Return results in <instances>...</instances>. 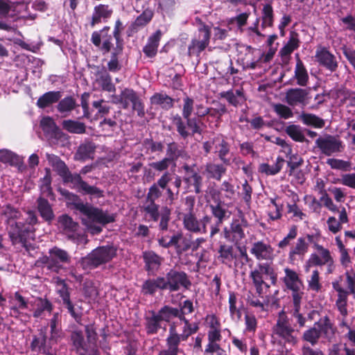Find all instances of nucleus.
I'll return each instance as SVG.
<instances>
[{"label": "nucleus", "instance_id": "35", "mask_svg": "<svg viewBox=\"0 0 355 355\" xmlns=\"http://www.w3.org/2000/svg\"><path fill=\"white\" fill-rule=\"evenodd\" d=\"M154 16L153 11L150 8L145 9L141 15H139L132 24L135 28H142L146 26L153 19Z\"/></svg>", "mask_w": 355, "mask_h": 355}, {"label": "nucleus", "instance_id": "29", "mask_svg": "<svg viewBox=\"0 0 355 355\" xmlns=\"http://www.w3.org/2000/svg\"><path fill=\"white\" fill-rule=\"evenodd\" d=\"M219 258L225 264L230 265L232 261L236 259V255L234 252L232 246L227 245H221L218 250Z\"/></svg>", "mask_w": 355, "mask_h": 355}, {"label": "nucleus", "instance_id": "48", "mask_svg": "<svg viewBox=\"0 0 355 355\" xmlns=\"http://www.w3.org/2000/svg\"><path fill=\"white\" fill-rule=\"evenodd\" d=\"M94 151V146L91 144L80 145L75 154L76 160H85L90 157L91 154Z\"/></svg>", "mask_w": 355, "mask_h": 355}, {"label": "nucleus", "instance_id": "40", "mask_svg": "<svg viewBox=\"0 0 355 355\" xmlns=\"http://www.w3.org/2000/svg\"><path fill=\"white\" fill-rule=\"evenodd\" d=\"M151 103L159 105L164 109H169L173 106V99L164 94H155L150 98Z\"/></svg>", "mask_w": 355, "mask_h": 355}, {"label": "nucleus", "instance_id": "61", "mask_svg": "<svg viewBox=\"0 0 355 355\" xmlns=\"http://www.w3.org/2000/svg\"><path fill=\"white\" fill-rule=\"evenodd\" d=\"M268 207V216L271 220H275L281 218L282 208L275 202L274 199H270V204Z\"/></svg>", "mask_w": 355, "mask_h": 355}, {"label": "nucleus", "instance_id": "30", "mask_svg": "<svg viewBox=\"0 0 355 355\" xmlns=\"http://www.w3.org/2000/svg\"><path fill=\"white\" fill-rule=\"evenodd\" d=\"M212 144L214 145L216 152L218 153V156L220 159L224 163L227 164L228 160L225 158L229 152L227 143L222 138V137H217L214 139Z\"/></svg>", "mask_w": 355, "mask_h": 355}, {"label": "nucleus", "instance_id": "37", "mask_svg": "<svg viewBox=\"0 0 355 355\" xmlns=\"http://www.w3.org/2000/svg\"><path fill=\"white\" fill-rule=\"evenodd\" d=\"M184 168L187 171L185 181L189 184L194 186L196 193H200L202 184V177L198 173L193 172L192 171H190L188 166H185Z\"/></svg>", "mask_w": 355, "mask_h": 355}, {"label": "nucleus", "instance_id": "10", "mask_svg": "<svg viewBox=\"0 0 355 355\" xmlns=\"http://www.w3.org/2000/svg\"><path fill=\"white\" fill-rule=\"evenodd\" d=\"M116 255V249L112 246H102L94 250L84 259L93 266H98L110 261Z\"/></svg>", "mask_w": 355, "mask_h": 355}, {"label": "nucleus", "instance_id": "47", "mask_svg": "<svg viewBox=\"0 0 355 355\" xmlns=\"http://www.w3.org/2000/svg\"><path fill=\"white\" fill-rule=\"evenodd\" d=\"M38 210L45 220H51L53 217V211L49 202L43 198L38 200Z\"/></svg>", "mask_w": 355, "mask_h": 355}, {"label": "nucleus", "instance_id": "43", "mask_svg": "<svg viewBox=\"0 0 355 355\" xmlns=\"http://www.w3.org/2000/svg\"><path fill=\"white\" fill-rule=\"evenodd\" d=\"M169 333L170 335L166 340L168 347L173 348L179 352L178 345L182 340V337L180 334L177 333L175 322L171 326Z\"/></svg>", "mask_w": 355, "mask_h": 355}, {"label": "nucleus", "instance_id": "62", "mask_svg": "<svg viewBox=\"0 0 355 355\" xmlns=\"http://www.w3.org/2000/svg\"><path fill=\"white\" fill-rule=\"evenodd\" d=\"M46 174L44 177L40 180V188L43 193H51V170L49 168H45Z\"/></svg>", "mask_w": 355, "mask_h": 355}, {"label": "nucleus", "instance_id": "15", "mask_svg": "<svg viewBox=\"0 0 355 355\" xmlns=\"http://www.w3.org/2000/svg\"><path fill=\"white\" fill-rule=\"evenodd\" d=\"M342 277L339 279L335 280L332 282L333 288L337 292V300L336 301V306L343 316L346 317L348 314L347 306L349 292L345 289L341 285Z\"/></svg>", "mask_w": 355, "mask_h": 355}, {"label": "nucleus", "instance_id": "52", "mask_svg": "<svg viewBox=\"0 0 355 355\" xmlns=\"http://www.w3.org/2000/svg\"><path fill=\"white\" fill-rule=\"evenodd\" d=\"M40 125L43 131L48 135H53L57 130L55 122L49 116L43 117L40 121Z\"/></svg>", "mask_w": 355, "mask_h": 355}, {"label": "nucleus", "instance_id": "18", "mask_svg": "<svg viewBox=\"0 0 355 355\" xmlns=\"http://www.w3.org/2000/svg\"><path fill=\"white\" fill-rule=\"evenodd\" d=\"M293 329L290 327L285 320L284 313L280 314L277 325L275 328V332L290 343H295V338L293 336Z\"/></svg>", "mask_w": 355, "mask_h": 355}, {"label": "nucleus", "instance_id": "63", "mask_svg": "<svg viewBox=\"0 0 355 355\" xmlns=\"http://www.w3.org/2000/svg\"><path fill=\"white\" fill-rule=\"evenodd\" d=\"M231 232L233 233L232 241H239L245 236L243 230L239 220L234 221L231 225Z\"/></svg>", "mask_w": 355, "mask_h": 355}, {"label": "nucleus", "instance_id": "1", "mask_svg": "<svg viewBox=\"0 0 355 355\" xmlns=\"http://www.w3.org/2000/svg\"><path fill=\"white\" fill-rule=\"evenodd\" d=\"M76 208L82 214V223L92 234H99L102 231L101 225L112 223L115 220L114 214L89 204L78 203Z\"/></svg>", "mask_w": 355, "mask_h": 355}, {"label": "nucleus", "instance_id": "20", "mask_svg": "<svg viewBox=\"0 0 355 355\" xmlns=\"http://www.w3.org/2000/svg\"><path fill=\"white\" fill-rule=\"evenodd\" d=\"M112 12L113 10L109 5L99 4L96 6L92 16L91 26H94L102 21H105L111 17Z\"/></svg>", "mask_w": 355, "mask_h": 355}, {"label": "nucleus", "instance_id": "50", "mask_svg": "<svg viewBox=\"0 0 355 355\" xmlns=\"http://www.w3.org/2000/svg\"><path fill=\"white\" fill-rule=\"evenodd\" d=\"M308 288L314 292H319L322 288L320 282V275L318 270H314L308 279Z\"/></svg>", "mask_w": 355, "mask_h": 355}, {"label": "nucleus", "instance_id": "5", "mask_svg": "<svg viewBox=\"0 0 355 355\" xmlns=\"http://www.w3.org/2000/svg\"><path fill=\"white\" fill-rule=\"evenodd\" d=\"M124 27L121 21L118 19L115 22L113 31L109 26H105L100 31H94L92 35V42L94 44H112L113 40H115L116 44H121V34Z\"/></svg>", "mask_w": 355, "mask_h": 355}, {"label": "nucleus", "instance_id": "58", "mask_svg": "<svg viewBox=\"0 0 355 355\" xmlns=\"http://www.w3.org/2000/svg\"><path fill=\"white\" fill-rule=\"evenodd\" d=\"M156 315L159 318L161 321H168L171 315L178 317V315H179V310L168 306H164Z\"/></svg>", "mask_w": 355, "mask_h": 355}, {"label": "nucleus", "instance_id": "53", "mask_svg": "<svg viewBox=\"0 0 355 355\" xmlns=\"http://www.w3.org/2000/svg\"><path fill=\"white\" fill-rule=\"evenodd\" d=\"M17 155H16L12 152L6 149L0 150V162L9 164L10 165H14L17 164Z\"/></svg>", "mask_w": 355, "mask_h": 355}, {"label": "nucleus", "instance_id": "46", "mask_svg": "<svg viewBox=\"0 0 355 355\" xmlns=\"http://www.w3.org/2000/svg\"><path fill=\"white\" fill-rule=\"evenodd\" d=\"M225 168L219 164H209L206 166V171L208 173V177L218 180H220L222 175L225 173Z\"/></svg>", "mask_w": 355, "mask_h": 355}, {"label": "nucleus", "instance_id": "17", "mask_svg": "<svg viewBox=\"0 0 355 355\" xmlns=\"http://www.w3.org/2000/svg\"><path fill=\"white\" fill-rule=\"evenodd\" d=\"M286 102L291 106H305L309 103V93L306 90L295 88L290 89L286 93Z\"/></svg>", "mask_w": 355, "mask_h": 355}, {"label": "nucleus", "instance_id": "33", "mask_svg": "<svg viewBox=\"0 0 355 355\" xmlns=\"http://www.w3.org/2000/svg\"><path fill=\"white\" fill-rule=\"evenodd\" d=\"M75 180L77 182L79 190L85 194H89L97 197L102 196L101 191L98 188L90 186L87 182L82 180L79 175H76Z\"/></svg>", "mask_w": 355, "mask_h": 355}, {"label": "nucleus", "instance_id": "12", "mask_svg": "<svg viewBox=\"0 0 355 355\" xmlns=\"http://www.w3.org/2000/svg\"><path fill=\"white\" fill-rule=\"evenodd\" d=\"M3 214L8 218V223L11 228L9 231L10 236L12 238H22L25 231L22 227V223L21 222H14V220L19 218L20 212L11 206L8 205L5 207Z\"/></svg>", "mask_w": 355, "mask_h": 355}, {"label": "nucleus", "instance_id": "24", "mask_svg": "<svg viewBox=\"0 0 355 355\" xmlns=\"http://www.w3.org/2000/svg\"><path fill=\"white\" fill-rule=\"evenodd\" d=\"M46 157L48 160L49 164L58 172L61 176H66L68 173V169L63 161L59 157L53 154H46Z\"/></svg>", "mask_w": 355, "mask_h": 355}, {"label": "nucleus", "instance_id": "39", "mask_svg": "<svg viewBox=\"0 0 355 355\" xmlns=\"http://www.w3.org/2000/svg\"><path fill=\"white\" fill-rule=\"evenodd\" d=\"M300 119L305 125H312L317 128H321L324 125V120L313 114L302 113L300 116Z\"/></svg>", "mask_w": 355, "mask_h": 355}, {"label": "nucleus", "instance_id": "64", "mask_svg": "<svg viewBox=\"0 0 355 355\" xmlns=\"http://www.w3.org/2000/svg\"><path fill=\"white\" fill-rule=\"evenodd\" d=\"M346 277V284H347V291L349 292V294H352L354 297H355V275L349 273L347 271L345 273Z\"/></svg>", "mask_w": 355, "mask_h": 355}, {"label": "nucleus", "instance_id": "32", "mask_svg": "<svg viewBox=\"0 0 355 355\" xmlns=\"http://www.w3.org/2000/svg\"><path fill=\"white\" fill-rule=\"evenodd\" d=\"M144 258L150 271L157 270L162 263V258L153 252H144Z\"/></svg>", "mask_w": 355, "mask_h": 355}, {"label": "nucleus", "instance_id": "11", "mask_svg": "<svg viewBox=\"0 0 355 355\" xmlns=\"http://www.w3.org/2000/svg\"><path fill=\"white\" fill-rule=\"evenodd\" d=\"M165 282L166 289H168L170 291H177L180 289V286L189 288L191 286V282L185 272L174 270H171L166 274Z\"/></svg>", "mask_w": 355, "mask_h": 355}, {"label": "nucleus", "instance_id": "2", "mask_svg": "<svg viewBox=\"0 0 355 355\" xmlns=\"http://www.w3.org/2000/svg\"><path fill=\"white\" fill-rule=\"evenodd\" d=\"M250 277L259 296L265 294L270 287L265 280L268 277L272 285L277 282V274L274 268L268 263H259L250 272Z\"/></svg>", "mask_w": 355, "mask_h": 355}, {"label": "nucleus", "instance_id": "4", "mask_svg": "<svg viewBox=\"0 0 355 355\" xmlns=\"http://www.w3.org/2000/svg\"><path fill=\"white\" fill-rule=\"evenodd\" d=\"M49 256H43L37 259L35 266L40 267L46 266L50 270L58 272L62 264L70 261V257L67 251L58 247L49 250Z\"/></svg>", "mask_w": 355, "mask_h": 355}, {"label": "nucleus", "instance_id": "26", "mask_svg": "<svg viewBox=\"0 0 355 355\" xmlns=\"http://www.w3.org/2000/svg\"><path fill=\"white\" fill-rule=\"evenodd\" d=\"M71 340L76 352L80 355H86L89 347L84 340L83 334L80 331H74L71 334Z\"/></svg>", "mask_w": 355, "mask_h": 355}, {"label": "nucleus", "instance_id": "49", "mask_svg": "<svg viewBox=\"0 0 355 355\" xmlns=\"http://www.w3.org/2000/svg\"><path fill=\"white\" fill-rule=\"evenodd\" d=\"M320 336V330L315 327V324H314L312 328H310L304 333L303 338L312 345H315L318 343Z\"/></svg>", "mask_w": 355, "mask_h": 355}, {"label": "nucleus", "instance_id": "9", "mask_svg": "<svg viewBox=\"0 0 355 355\" xmlns=\"http://www.w3.org/2000/svg\"><path fill=\"white\" fill-rule=\"evenodd\" d=\"M315 143L322 153L327 156L340 153L344 148L343 142L338 137L329 135L318 138Z\"/></svg>", "mask_w": 355, "mask_h": 355}, {"label": "nucleus", "instance_id": "16", "mask_svg": "<svg viewBox=\"0 0 355 355\" xmlns=\"http://www.w3.org/2000/svg\"><path fill=\"white\" fill-rule=\"evenodd\" d=\"M250 253L259 261H272L275 258L273 248L263 241L254 242L250 248Z\"/></svg>", "mask_w": 355, "mask_h": 355}, {"label": "nucleus", "instance_id": "21", "mask_svg": "<svg viewBox=\"0 0 355 355\" xmlns=\"http://www.w3.org/2000/svg\"><path fill=\"white\" fill-rule=\"evenodd\" d=\"M317 60L331 71L337 67V62L334 56L324 49L318 51L315 55Z\"/></svg>", "mask_w": 355, "mask_h": 355}, {"label": "nucleus", "instance_id": "44", "mask_svg": "<svg viewBox=\"0 0 355 355\" xmlns=\"http://www.w3.org/2000/svg\"><path fill=\"white\" fill-rule=\"evenodd\" d=\"M220 96L225 98L230 104L234 106H236L244 100L242 92L239 89L235 93L232 90L221 92Z\"/></svg>", "mask_w": 355, "mask_h": 355}, {"label": "nucleus", "instance_id": "34", "mask_svg": "<svg viewBox=\"0 0 355 355\" xmlns=\"http://www.w3.org/2000/svg\"><path fill=\"white\" fill-rule=\"evenodd\" d=\"M76 105L75 99L71 96L65 97L62 99L58 104L57 109L58 112L67 116Z\"/></svg>", "mask_w": 355, "mask_h": 355}, {"label": "nucleus", "instance_id": "8", "mask_svg": "<svg viewBox=\"0 0 355 355\" xmlns=\"http://www.w3.org/2000/svg\"><path fill=\"white\" fill-rule=\"evenodd\" d=\"M211 220V218L209 216H205L198 220L192 211L184 214L182 216L184 227L193 233H206L207 226Z\"/></svg>", "mask_w": 355, "mask_h": 355}, {"label": "nucleus", "instance_id": "22", "mask_svg": "<svg viewBox=\"0 0 355 355\" xmlns=\"http://www.w3.org/2000/svg\"><path fill=\"white\" fill-rule=\"evenodd\" d=\"M157 289H166L164 277H157L153 279L146 280L142 286V291L145 294H153Z\"/></svg>", "mask_w": 355, "mask_h": 355}, {"label": "nucleus", "instance_id": "23", "mask_svg": "<svg viewBox=\"0 0 355 355\" xmlns=\"http://www.w3.org/2000/svg\"><path fill=\"white\" fill-rule=\"evenodd\" d=\"M315 324V327H317V328L320 330V335H322L324 338L329 340H330L334 336L335 330L328 317L325 316L321 318Z\"/></svg>", "mask_w": 355, "mask_h": 355}, {"label": "nucleus", "instance_id": "57", "mask_svg": "<svg viewBox=\"0 0 355 355\" xmlns=\"http://www.w3.org/2000/svg\"><path fill=\"white\" fill-rule=\"evenodd\" d=\"M274 111L281 118L284 119H289L293 116V114L291 108L283 104H275L273 105Z\"/></svg>", "mask_w": 355, "mask_h": 355}, {"label": "nucleus", "instance_id": "31", "mask_svg": "<svg viewBox=\"0 0 355 355\" xmlns=\"http://www.w3.org/2000/svg\"><path fill=\"white\" fill-rule=\"evenodd\" d=\"M210 35V27L202 22L201 27L198 28V36L192 41V44H208Z\"/></svg>", "mask_w": 355, "mask_h": 355}, {"label": "nucleus", "instance_id": "42", "mask_svg": "<svg viewBox=\"0 0 355 355\" xmlns=\"http://www.w3.org/2000/svg\"><path fill=\"white\" fill-rule=\"evenodd\" d=\"M295 76L297 79V83L298 85L301 86H304L306 85L309 76L307 71L300 60L297 61L295 69Z\"/></svg>", "mask_w": 355, "mask_h": 355}, {"label": "nucleus", "instance_id": "41", "mask_svg": "<svg viewBox=\"0 0 355 355\" xmlns=\"http://www.w3.org/2000/svg\"><path fill=\"white\" fill-rule=\"evenodd\" d=\"M179 320L180 321L179 322H177V324L182 326V333L180 334L182 340H185L190 335L194 334L197 331L198 327L196 325L191 324L183 315H180Z\"/></svg>", "mask_w": 355, "mask_h": 355}, {"label": "nucleus", "instance_id": "60", "mask_svg": "<svg viewBox=\"0 0 355 355\" xmlns=\"http://www.w3.org/2000/svg\"><path fill=\"white\" fill-rule=\"evenodd\" d=\"M121 51L122 49L121 48V46H117L115 52L112 53L111 60L109 61L107 64L108 69L110 71L115 72L121 69V66L118 62L116 57L117 55L121 53Z\"/></svg>", "mask_w": 355, "mask_h": 355}, {"label": "nucleus", "instance_id": "13", "mask_svg": "<svg viewBox=\"0 0 355 355\" xmlns=\"http://www.w3.org/2000/svg\"><path fill=\"white\" fill-rule=\"evenodd\" d=\"M59 222L63 228L64 234L71 239L79 243L83 241L85 243L87 242L84 235L78 233V224L74 222L71 218L67 215L60 217Z\"/></svg>", "mask_w": 355, "mask_h": 355}, {"label": "nucleus", "instance_id": "56", "mask_svg": "<svg viewBox=\"0 0 355 355\" xmlns=\"http://www.w3.org/2000/svg\"><path fill=\"white\" fill-rule=\"evenodd\" d=\"M237 298L234 293H230L229 295V306L230 313L232 318H236L238 320L241 318V313L236 307Z\"/></svg>", "mask_w": 355, "mask_h": 355}, {"label": "nucleus", "instance_id": "51", "mask_svg": "<svg viewBox=\"0 0 355 355\" xmlns=\"http://www.w3.org/2000/svg\"><path fill=\"white\" fill-rule=\"evenodd\" d=\"M286 132L295 141L302 142L304 140V136L301 130V128L296 125H290L286 128Z\"/></svg>", "mask_w": 355, "mask_h": 355}, {"label": "nucleus", "instance_id": "59", "mask_svg": "<svg viewBox=\"0 0 355 355\" xmlns=\"http://www.w3.org/2000/svg\"><path fill=\"white\" fill-rule=\"evenodd\" d=\"M97 81L99 83L103 89L107 92H114L115 87L112 83L111 78L109 74L105 73L101 75Z\"/></svg>", "mask_w": 355, "mask_h": 355}, {"label": "nucleus", "instance_id": "45", "mask_svg": "<svg viewBox=\"0 0 355 355\" xmlns=\"http://www.w3.org/2000/svg\"><path fill=\"white\" fill-rule=\"evenodd\" d=\"M63 128L67 131L75 133L82 134L85 131L84 123L73 120H65L62 122Z\"/></svg>", "mask_w": 355, "mask_h": 355}, {"label": "nucleus", "instance_id": "38", "mask_svg": "<svg viewBox=\"0 0 355 355\" xmlns=\"http://www.w3.org/2000/svg\"><path fill=\"white\" fill-rule=\"evenodd\" d=\"M261 14V26L263 28L271 27L274 22V12L272 5L270 3L264 5Z\"/></svg>", "mask_w": 355, "mask_h": 355}, {"label": "nucleus", "instance_id": "54", "mask_svg": "<svg viewBox=\"0 0 355 355\" xmlns=\"http://www.w3.org/2000/svg\"><path fill=\"white\" fill-rule=\"evenodd\" d=\"M303 164V159L297 154L291 155L288 161V166L289 167V175H293L295 169Z\"/></svg>", "mask_w": 355, "mask_h": 355}, {"label": "nucleus", "instance_id": "6", "mask_svg": "<svg viewBox=\"0 0 355 355\" xmlns=\"http://www.w3.org/2000/svg\"><path fill=\"white\" fill-rule=\"evenodd\" d=\"M285 275L282 278L287 289L292 291L293 304L299 303L304 295V284L299 277V275L293 269L285 268L284 269Z\"/></svg>", "mask_w": 355, "mask_h": 355}, {"label": "nucleus", "instance_id": "36", "mask_svg": "<svg viewBox=\"0 0 355 355\" xmlns=\"http://www.w3.org/2000/svg\"><path fill=\"white\" fill-rule=\"evenodd\" d=\"M297 200L298 197L295 196V199H294V202L292 204L288 203L286 205L287 214H290L291 218L297 222L302 220L306 217V214H304L295 203V201Z\"/></svg>", "mask_w": 355, "mask_h": 355}, {"label": "nucleus", "instance_id": "3", "mask_svg": "<svg viewBox=\"0 0 355 355\" xmlns=\"http://www.w3.org/2000/svg\"><path fill=\"white\" fill-rule=\"evenodd\" d=\"M46 331V329L40 330L39 334L33 338L31 348L33 351L46 355H53L52 346L62 337V333L60 328L51 329L50 338L47 340Z\"/></svg>", "mask_w": 355, "mask_h": 355}, {"label": "nucleus", "instance_id": "28", "mask_svg": "<svg viewBox=\"0 0 355 355\" xmlns=\"http://www.w3.org/2000/svg\"><path fill=\"white\" fill-rule=\"evenodd\" d=\"M284 159L282 157H278L275 163L272 165L268 164H262L259 166L260 172L266 175H273L277 174L282 169Z\"/></svg>", "mask_w": 355, "mask_h": 355}, {"label": "nucleus", "instance_id": "27", "mask_svg": "<svg viewBox=\"0 0 355 355\" xmlns=\"http://www.w3.org/2000/svg\"><path fill=\"white\" fill-rule=\"evenodd\" d=\"M60 98V92H49L39 98L37 105L39 107L44 108L52 103L57 102Z\"/></svg>", "mask_w": 355, "mask_h": 355}, {"label": "nucleus", "instance_id": "25", "mask_svg": "<svg viewBox=\"0 0 355 355\" xmlns=\"http://www.w3.org/2000/svg\"><path fill=\"white\" fill-rule=\"evenodd\" d=\"M33 316L39 318L43 315L44 311L51 312L52 310L51 303L46 299L36 298L33 304Z\"/></svg>", "mask_w": 355, "mask_h": 355}, {"label": "nucleus", "instance_id": "55", "mask_svg": "<svg viewBox=\"0 0 355 355\" xmlns=\"http://www.w3.org/2000/svg\"><path fill=\"white\" fill-rule=\"evenodd\" d=\"M161 320L156 314H153V315L147 319L146 323V329L148 334H155L157 331L158 329L160 327Z\"/></svg>", "mask_w": 355, "mask_h": 355}, {"label": "nucleus", "instance_id": "7", "mask_svg": "<svg viewBox=\"0 0 355 355\" xmlns=\"http://www.w3.org/2000/svg\"><path fill=\"white\" fill-rule=\"evenodd\" d=\"M309 241L312 243L313 248L316 252L311 254L306 264V270L307 271L311 266H322L326 263L333 259L331 252L329 249L325 248L313 240V235H307Z\"/></svg>", "mask_w": 355, "mask_h": 355}, {"label": "nucleus", "instance_id": "19", "mask_svg": "<svg viewBox=\"0 0 355 355\" xmlns=\"http://www.w3.org/2000/svg\"><path fill=\"white\" fill-rule=\"evenodd\" d=\"M309 250V243L304 237H300L296 243L290 248L288 252V259L291 262H294L297 257L303 258Z\"/></svg>", "mask_w": 355, "mask_h": 355}, {"label": "nucleus", "instance_id": "14", "mask_svg": "<svg viewBox=\"0 0 355 355\" xmlns=\"http://www.w3.org/2000/svg\"><path fill=\"white\" fill-rule=\"evenodd\" d=\"M120 103L124 109H127L131 103L132 109L137 112L139 116H142L145 114L141 101L132 89H125L122 91L120 95Z\"/></svg>", "mask_w": 355, "mask_h": 355}]
</instances>
